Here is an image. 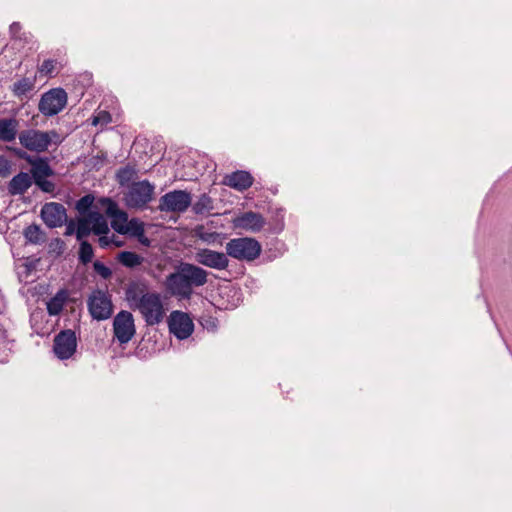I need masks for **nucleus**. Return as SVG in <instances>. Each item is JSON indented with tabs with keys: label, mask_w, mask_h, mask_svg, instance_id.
<instances>
[{
	"label": "nucleus",
	"mask_w": 512,
	"mask_h": 512,
	"mask_svg": "<svg viewBox=\"0 0 512 512\" xmlns=\"http://www.w3.org/2000/svg\"><path fill=\"white\" fill-rule=\"evenodd\" d=\"M125 299L132 310L140 312L147 326L160 324L166 315L161 295L149 292L144 284H129L125 290Z\"/></svg>",
	"instance_id": "nucleus-1"
},
{
	"label": "nucleus",
	"mask_w": 512,
	"mask_h": 512,
	"mask_svg": "<svg viewBox=\"0 0 512 512\" xmlns=\"http://www.w3.org/2000/svg\"><path fill=\"white\" fill-rule=\"evenodd\" d=\"M207 277L208 272L200 266L180 262L175 271L166 276L163 285L170 296L188 300L193 295L194 287L207 283Z\"/></svg>",
	"instance_id": "nucleus-2"
},
{
	"label": "nucleus",
	"mask_w": 512,
	"mask_h": 512,
	"mask_svg": "<svg viewBox=\"0 0 512 512\" xmlns=\"http://www.w3.org/2000/svg\"><path fill=\"white\" fill-rule=\"evenodd\" d=\"M18 139L22 147L36 153L46 152L52 143L60 142L59 135L55 130L27 129L20 132Z\"/></svg>",
	"instance_id": "nucleus-3"
},
{
	"label": "nucleus",
	"mask_w": 512,
	"mask_h": 512,
	"mask_svg": "<svg viewBox=\"0 0 512 512\" xmlns=\"http://www.w3.org/2000/svg\"><path fill=\"white\" fill-rule=\"evenodd\" d=\"M225 248L228 256L239 261H253L261 253L260 243L249 237L231 239L226 243Z\"/></svg>",
	"instance_id": "nucleus-4"
},
{
	"label": "nucleus",
	"mask_w": 512,
	"mask_h": 512,
	"mask_svg": "<svg viewBox=\"0 0 512 512\" xmlns=\"http://www.w3.org/2000/svg\"><path fill=\"white\" fill-rule=\"evenodd\" d=\"M67 99V93L64 89H50L41 96L38 109L44 116L57 115L65 108Z\"/></svg>",
	"instance_id": "nucleus-5"
},
{
	"label": "nucleus",
	"mask_w": 512,
	"mask_h": 512,
	"mask_svg": "<svg viewBox=\"0 0 512 512\" xmlns=\"http://www.w3.org/2000/svg\"><path fill=\"white\" fill-rule=\"evenodd\" d=\"M192 204L191 194L185 190L170 191L159 199V210L162 212L183 213Z\"/></svg>",
	"instance_id": "nucleus-6"
},
{
	"label": "nucleus",
	"mask_w": 512,
	"mask_h": 512,
	"mask_svg": "<svg viewBox=\"0 0 512 512\" xmlns=\"http://www.w3.org/2000/svg\"><path fill=\"white\" fill-rule=\"evenodd\" d=\"M155 187L147 180L133 183L126 196L125 201L129 207L141 208L152 200Z\"/></svg>",
	"instance_id": "nucleus-7"
},
{
	"label": "nucleus",
	"mask_w": 512,
	"mask_h": 512,
	"mask_svg": "<svg viewBox=\"0 0 512 512\" xmlns=\"http://www.w3.org/2000/svg\"><path fill=\"white\" fill-rule=\"evenodd\" d=\"M114 337L120 344L128 343L136 333L134 317L131 312L122 310L113 320Z\"/></svg>",
	"instance_id": "nucleus-8"
},
{
	"label": "nucleus",
	"mask_w": 512,
	"mask_h": 512,
	"mask_svg": "<svg viewBox=\"0 0 512 512\" xmlns=\"http://www.w3.org/2000/svg\"><path fill=\"white\" fill-rule=\"evenodd\" d=\"M77 348V339L74 331L68 329L59 332L54 338L53 351L60 360L73 356Z\"/></svg>",
	"instance_id": "nucleus-9"
},
{
	"label": "nucleus",
	"mask_w": 512,
	"mask_h": 512,
	"mask_svg": "<svg viewBox=\"0 0 512 512\" xmlns=\"http://www.w3.org/2000/svg\"><path fill=\"white\" fill-rule=\"evenodd\" d=\"M88 309L93 319L106 320L112 314V302L105 292L97 290L88 299Z\"/></svg>",
	"instance_id": "nucleus-10"
},
{
	"label": "nucleus",
	"mask_w": 512,
	"mask_h": 512,
	"mask_svg": "<svg viewBox=\"0 0 512 512\" xmlns=\"http://www.w3.org/2000/svg\"><path fill=\"white\" fill-rule=\"evenodd\" d=\"M99 205L100 208L104 210L106 215L111 218L112 228L120 234H126L128 217L124 211H121L118 208L117 203L111 200L110 198H101L99 200Z\"/></svg>",
	"instance_id": "nucleus-11"
},
{
	"label": "nucleus",
	"mask_w": 512,
	"mask_h": 512,
	"mask_svg": "<svg viewBox=\"0 0 512 512\" xmlns=\"http://www.w3.org/2000/svg\"><path fill=\"white\" fill-rule=\"evenodd\" d=\"M197 263L216 270H225L229 266L227 253L214 251L208 248H199L195 252Z\"/></svg>",
	"instance_id": "nucleus-12"
},
{
	"label": "nucleus",
	"mask_w": 512,
	"mask_h": 512,
	"mask_svg": "<svg viewBox=\"0 0 512 512\" xmlns=\"http://www.w3.org/2000/svg\"><path fill=\"white\" fill-rule=\"evenodd\" d=\"M169 330L178 339H187L194 330V324L188 314L181 311H173L168 320Z\"/></svg>",
	"instance_id": "nucleus-13"
},
{
	"label": "nucleus",
	"mask_w": 512,
	"mask_h": 512,
	"mask_svg": "<svg viewBox=\"0 0 512 512\" xmlns=\"http://www.w3.org/2000/svg\"><path fill=\"white\" fill-rule=\"evenodd\" d=\"M15 154L25 159L31 165V174L34 180L47 178L53 175V170L48 163L47 158H33L20 149H14Z\"/></svg>",
	"instance_id": "nucleus-14"
},
{
	"label": "nucleus",
	"mask_w": 512,
	"mask_h": 512,
	"mask_svg": "<svg viewBox=\"0 0 512 512\" xmlns=\"http://www.w3.org/2000/svg\"><path fill=\"white\" fill-rule=\"evenodd\" d=\"M41 217L47 226L60 227L66 221V209L59 203H46L41 209Z\"/></svg>",
	"instance_id": "nucleus-15"
},
{
	"label": "nucleus",
	"mask_w": 512,
	"mask_h": 512,
	"mask_svg": "<svg viewBox=\"0 0 512 512\" xmlns=\"http://www.w3.org/2000/svg\"><path fill=\"white\" fill-rule=\"evenodd\" d=\"M265 225V219L259 213L245 212L235 218L234 226L253 233L259 232Z\"/></svg>",
	"instance_id": "nucleus-16"
},
{
	"label": "nucleus",
	"mask_w": 512,
	"mask_h": 512,
	"mask_svg": "<svg viewBox=\"0 0 512 512\" xmlns=\"http://www.w3.org/2000/svg\"><path fill=\"white\" fill-rule=\"evenodd\" d=\"M223 183L231 188L244 191L253 184V177L249 172L236 171L224 177Z\"/></svg>",
	"instance_id": "nucleus-17"
},
{
	"label": "nucleus",
	"mask_w": 512,
	"mask_h": 512,
	"mask_svg": "<svg viewBox=\"0 0 512 512\" xmlns=\"http://www.w3.org/2000/svg\"><path fill=\"white\" fill-rule=\"evenodd\" d=\"M19 122L16 118H0V141L13 142L18 135Z\"/></svg>",
	"instance_id": "nucleus-18"
},
{
	"label": "nucleus",
	"mask_w": 512,
	"mask_h": 512,
	"mask_svg": "<svg viewBox=\"0 0 512 512\" xmlns=\"http://www.w3.org/2000/svg\"><path fill=\"white\" fill-rule=\"evenodd\" d=\"M32 185V178L26 172L15 175L8 184V191L11 195L25 193Z\"/></svg>",
	"instance_id": "nucleus-19"
},
{
	"label": "nucleus",
	"mask_w": 512,
	"mask_h": 512,
	"mask_svg": "<svg viewBox=\"0 0 512 512\" xmlns=\"http://www.w3.org/2000/svg\"><path fill=\"white\" fill-rule=\"evenodd\" d=\"M88 222L91 223L92 232L96 235L108 234L109 227L106 218L98 211L88 212Z\"/></svg>",
	"instance_id": "nucleus-20"
},
{
	"label": "nucleus",
	"mask_w": 512,
	"mask_h": 512,
	"mask_svg": "<svg viewBox=\"0 0 512 512\" xmlns=\"http://www.w3.org/2000/svg\"><path fill=\"white\" fill-rule=\"evenodd\" d=\"M191 205L193 212L197 215H209L214 209V201L206 193L201 194Z\"/></svg>",
	"instance_id": "nucleus-21"
},
{
	"label": "nucleus",
	"mask_w": 512,
	"mask_h": 512,
	"mask_svg": "<svg viewBox=\"0 0 512 512\" xmlns=\"http://www.w3.org/2000/svg\"><path fill=\"white\" fill-rule=\"evenodd\" d=\"M68 294L65 290H59L54 297H52L47 302V311L49 315L56 316L58 315L67 300Z\"/></svg>",
	"instance_id": "nucleus-22"
},
{
	"label": "nucleus",
	"mask_w": 512,
	"mask_h": 512,
	"mask_svg": "<svg viewBox=\"0 0 512 512\" xmlns=\"http://www.w3.org/2000/svg\"><path fill=\"white\" fill-rule=\"evenodd\" d=\"M118 261L127 268H135L140 266L144 258L135 252L122 251L118 254Z\"/></svg>",
	"instance_id": "nucleus-23"
},
{
	"label": "nucleus",
	"mask_w": 512,
	"mask_h": 512,
	"mask_svg": "<svg viewBox=\"0 0 512 512\" xmlns=\"http://www.w3.org/2000/svg\"><path fill=\"white\" fill-rule=\"evenodd\" d=\"M34 88V80L24 77L16 81L12 86V92L15 96L21 97Z\"/></svg>",
	"instance_id": "nucleus-24"
},
{
	"label": "nucleus",
	"mask_w": 512,
	"mask_h": 512,
	"mask_svg": "<svg viewBox=\"0 0 512 512\" xmlns=\"http://www.w3.org/2000/svg\"><path fill=\"white\" fill-rule=\"evenodd\" d=\"M24 236L30 243L38 244L43 241V234L38 225H30L24 230Z\"/></svg>",
	"instance_id": "nucleus-25"
},
{
	"label": "nucleus",
	"mask_w": 512,
	"mask_h": 512,
	"mask_svg": "<svg viewBox=\"0 0 512 512\" xmlns=\"http://www.w3.org/2000/svg\"><path fill=\"white\" fill-rule=\"evenodd\" d=\"M91 231H92L91 223L88 222V214H87L83 218L79 219L77 222L76 237L78 240H81L82 238L88 236Z\"/></svg>",
	"instance_id": "nucleus-26"
},
{
	"label": "nucleus",
	"mask_w": 512,
	"mask_h": 512,
	"mask_svg": "<svg viewBox=\"0 0 512 512\" xmlns=\"http://www.w3.org/2000/svg\"><path fill=\"white\" fill-rule=\"evenodd\" d=\"M94 256L93 248L90 243L87 241H82L79 249V260L83 264H87L91 262Z\"/></svg>",
	"instance_id": "nucleus-27"
},
{
	"label": "nucleus",
	"mask_w": 512,
	"mask_h": 512,
	"mask_svg": "<svg viewBox=\"0 0 512 512\" xmlns=\"http://www.w3.org/2000/svg\"><path fill=\"white\" fill-rule=\"evenodd\" d=\"M127 232L126 234L140 238L143 237L144 234V226L143 223L136 219H131L128 221V224L126 226Z\"/></svg>",
	"instance_id": "nucleus-28"
},
{
	"label": "nucleus",
	"mask_w": 512,
	"mask_h": 512,
	"mask_svg": "<svg viewBox=\"0 0 512 512\" xmlns=\"http://www.w3.org/2000/svg\"><path fill=\"white\" fill-rule=\"evenodd\" d=\"M135 176V170L129 166L121 168L117 172V180L120 185L129 183Z\"/></svg>",
	"instance_id": "nucleus-29"
},
{
	"label": "nucleus",
	"mask_w": 512,
	"mask_h": 512,
	"mask_svg": "<svg viewBox=\"0 0 512 512\" xmlns=\"http://www.w3.org/2000/svg\"><path fill=\"white\" fill-rule=\"evenodd\" d=\"M93 202L94 197L92 195H85L77 201L76 209L79 213L84 214L91 208Z\"/></svg>",
	"instance_id": "nucleus-30"
},
{
	"label": "nucleus",
	"mask_w": 512,
	"mask_h": 512,
	"mask_svg": "<svg viewBox=\"0 0 512 512\" xmlns=\"http://www.w3.org/2000/svg\"><path fill=\"white\" fill-rule=\"evenodd\" d=\"M112 121V117L107 111H99L93 116L92 125L97 126L99 124L106 125Z\"/></svg>",
	"instance_id": "nucleus-31"
},
{
	"label": "nucleus",
	"mask_w": 512,
	"mask_h": 512,
	"mask_svg": "<svg viewBox=\"0 0 512 512\" xmlns=\"http://www.w3.org/2000/svg\"><path fill=\"white\" fill-rule=\"evenodd\" d=\"M93 268L103 279H108L112 275L111 269L100 261H95L93 263Z\"/></svg>",
	"instance_id": "nucleus-32"
},
{
	"label": "nucleus",
	"mask_w": 512,
	"mask_h": 512,
	"mask_svg": "<svg viewBox=\"0 0 512 512\" xmlns=\"http://www.w3.org/2000/svg\"><path fill=\"white\" fill-rule=\"evenodd\" d=\"M21 30H22V27L19 22H13L9 28L12 38L19 39V40H21V39L26 40L27 35L24 32L22 33Z\"/></svg>",
	"instance_id": "nucleus-33"
},
{
	"label": "nucleus",
	"mask_w": 512,
	"mask_h": 512,
	"mask_svg": "<svg viewBox=\"0 0 512 512\" xmlns=\"http://www.w3.org/2000/svg\"><path fill=\"white\" fill-rule=\"evenodd\" d=\"M34 182L44 192L50 193L55 189L54 183L47 180V178L36 179Z\"/></svg>",
	"instance_id": "nucleus-34"
},
{
	"label": "nucleus",
	"mask_w": 512,
	"mask_h": 512,
	"mask_svg": "<svg viewBox=\"0 0 512 512\" xmlns=\"http://www.w3.org/2000/svg\"><path fill=\"white\" fill-rule=\"evenodd\" d=\"M11 173V162L0 155V177H7Z\"/></svg>",
	"instance_id": "nucleus-35"
},
{
	"label": "nucleus",
	"mask_w": 512,
	"mask_h": 512,
	"mask_svg": "<svg viewBox=\"0 0 512 512\" xmlns=\"http://www.w3.org/2000/svg\"><path fill=\"white\" fill-rule=\"evenodd\" d=\"M99 236H100V238H99V245L102 248L109 247L111 244H114L115 246H120L121 245L120 242H115V240H114L115 236L114 235L108 236L107 234H101Z\"/></svg>",
	"instance_id": "nucleus-36"
},
{
	"label": "nucleus",
	"mask_w": 512,
	"mask_h": 512,
	"mask_svg": "<svg viewBox=\"0 0 512 512\" xmlns=\"http://www.w3.org/2000/svg\"><path fill=\"white\" fill-rule=\"evenodd\" d=\"M55 68V61L53 60H45L40 66V72L44 74H51Z\"/></svg>",
	"instance_id": "nucleus-37"
},
{
	"label": "nucleus",
	"mask_w": 512,
	"mask_h": 512,
	"mask_svg": "<svg viewBox=\"0 0 512 512\" xmlns=\"http://www.w3.org/2000/svg\"><path fill=\"white\" fill-rule=\"evenodd\" d=\"M199 238L205 242L211 243L215 241L217 234L215 233H201L198 234Z\"/></svg>",
	"instance_id": "nucleus-38"
},
{
	"label": "nucleus",
	"mask_w": 512,
	"mask_h": 512,
	"mask_svg": "<svg viewBox=\"0 0 512 512\" xmlns=\"http://www.w3.org/2000/svg\"><path fill=\"white\" fill-rule=\"evenodd\" d=\"M73 232H74V224L71 222L67 226L66 234L71 235Z\"/></svg>",
	"instance_id": "nucleus-39"
},
{
	"label": "nucleus",
	"mask_w": 512,
	"mask_h": 512,
	"mask_svg": "<svg viewBox=\"0 0 512 512\" xmlns=\"http://www.w3.org/2000/svg\"><path fill=\"white\" fill-rule=\"evenodd\" d=\"M138 239L142 244L149 245V240L144 235Z\"/></svg>",
	"instance_id": "nucleus-40"
}]
</instances>
